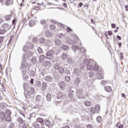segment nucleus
<instances>
[{
  "label": "nucleus",
  "instance_id": "obj_21",
  "mask_svg": "<svg viewBox=\"0 0 128 128\" xmlns=\"http://www.w3.org/2000/svg\"><path fill=\"white\" fill-rule=\"evenodd\" d=\"M104 90L108 92H112V87L110 86H106L104 87Z\"/></svg>",
  "mask_w": 128,
  "mask_h": 128
},
{
  "label": "nucleus",
  "instance_id": "obj_24",
  "mask_svg": "<svg viewBox=\"0 0 128 128\" xmlns=\"http://www.w3.org/2000/svg\"><path fill=\"white\" fill-rule=\"evenodd\" d=\"M58 72L60 74H62L64 72V68L60 66L58 68Z\"/></svg>",
  "mask_w": 128,
  "mask_h": 128
},
{
  "label": "nucleus",
  "instance_id": "obj_30",
  "mask_svg": "<svg viewBox=\"0 0 128 128\" xmlns=\"http://www.w3.org/2000/svg\"><path fill=\"white\" fill-rule=\"evenodd\" d=\"M60 67V63H57L54 65V68L56 70H58Z\"/></svg>",
  "mask_w": 128,
  "mask_h": 128
},
{
  "label": "nucleus",
  "instance_id": "obj_17",
  "mask_svg": "<svg viewBox=\"0 0 128 128\" xmlns=\"http://www.w3.org/2000/svg\"><path fill=\"white\" fill-rule=\"evenodd\" d=\"M44 60V55L40 56L38 60L39 64H42Z\"/></svg>",
  "mask_w": 128,
  "mask_h": 128
},
{
  "label": "nucleus",
  "instance_id": "obj_9",
  "mask_svg": "<svg viewBox=\"0 0 128 128\" xmlns=\"http://www.w3.org/2000/svg\"><path fill=\"white\" fill-rule=\"evenodd\" d=\"M42 65L45 66V68H50V66L52 64H50V61H45L43 62Z\"/></svg>",
  "mask_w": 128,
  "mask_h": 128
},
{
  "label": "nucleus",
  "instance_id": "obj_6",
  "mask_svg": "<svg viewBox=\"0 0 128 128\" xmlns=\"http://www.w3.org/2000/svg\"><path fill=\"white\" fill-rule=\"evenodd\" d=\"M44 80H46V82L52 83V82H54V78H52V76H46L44 78Z\"/></svg>",
  "mask_w": 128,
  "mask_h": 128
},
{
  "label": "nucleus",
  "instance_id": "obj_19",
  "mask_svg": "<svg viewBox=\"0 0 128 128\" xmlns=\"http://www.w3.org/2000/svg\"><path fill=\"white\" fill-rule=\"evenodd\" d=\"M0 118L1 120H4V118H6V113H4V112H1L0 113Z\"/></svg>",
  "mask_w": 128,
  "mask_h": 128
},
{
  "label": "nucleus",
  "instance_id": "obj_45",
  "mask_svg": "<svg viewBox=\"0 0 128 128\" xmlns=\"http://www.w3.org/2000/svg\"><path fill=\"white\" fill-rule=\"evenodd\" d=\"M76 84H80V78H77L75 80Z\"/></svg>",
  "mask_w": 128,
  "mask_h": 128
},
{
  "label": "nucleus",
  "instance_id": "obj_26",
  "mask_svg": "<svg viewBox=\"0 0 128 128\" xmlns=\"http://www.w3.org/2000/svg\"><path fill=\"white\" fill-rule=\"evenodd\" d=\"M38 122L40 123L42 125L44 124V120L42 118H39L36 119Z\"/></svg>",
  "mask_w": 128,
  "mask_h": 128
},
{
  "label": "nucleus",
  "instance_id": "obj_41",
  "mask_svg": "<svg viewBox=\"0 0 128 128\" xmlns=\"http://www.w3.org/2000/svg\"><path fill=\"white\" fill-rule=\"evenodd\" d=\"M28 88V84L24 83L23 84V88L24 90H26V89Z\"/></svg>",
  "mask_w": 128,
  "mask_h": 128
},
{
  "label": "nucleus",
  "instance_id": "obj_13",
  "mask_svg": "<svg viewBox=\"0 0 128 128\" xmlns=\"http://www.w3.org/2000/svg\"><path fill=\"white\" fill-rule=\"evenodd\" d=\"M40 96L38 95L36 96L35 98V102L37 104H39L40 103Z\"/></svg>",
  "mask_w": 128,
  "mask_h": 128
},
{
  "label": "nucleus",
  "instance_id": "obj_56",
  "mask_svg": "<svg viewBox=\"0 0 128 128\" xmlns=\"http://www.w3.org/2000/svg\"><path fill=\"white\" fill-rule=\"evenodd\" d=\"M34 128H40V126L39 125V124H36L34 126Z\"/></svg>",
  "mask_w": 128,
  "mask_h": 128
},
{
  "label": "nucleus",
  "instance_id": "obj_35",
  "mask_svg": "<svg viewBox=\"0 0 128 128\" xmlns=\"http://www.w3.org/2000/svg\"><path fill=\"white\" fill-rule=\"evenodd\" d=\"M30 92H31L32 94H34V88L32 86H30Z\"/></svg>",
  "mask_w": 128,
  "mask_h": 128
},
{
  "label": "nucleus",
  "instance_id": "obj_23",
  "mask_svg": "<svg viewBox=\"0 0 128 128\" xmlns=\"http://www.w3.org/2000/svg\"><path fill=\"white\" fill-rule=\"evenodd\" d=\"M52 32H50L48 31V30H46L45 32V36H47L48 38H50V36H52Z\"/></svg>",
  "mask_w": 128,
  "mask_h": 128
},
{
  "label": "nucleus",
  "instance_id": "obj_64",
  "mask_svg": "<svg viewBox=\"0 0 128 128\" xmlns=\"http://www.w3.org/2000/svg\"><path fill=\"white\" fill-rule=\"evenodd\" d=\"M33 42H38V38H36L32 40Z\"/></svg>",
  "mask_w": 128,
  "mask_h": 128
},
{
  "label": "nucleus",
  "instance_id": "obj_3",
  "mask_svg": "<svg viewBox=\"0 0 128 128\" xmlns=\"http://www.w3.org/2000/svg\"><path fill=\"white\" fill-rule=\"evenodd\" d=\"M84 64L86 65V68L88 70H92V66H94V62L92 61H89L86 59L84 60Z\"/></svg>",
  "mask_w": 128,
  "mask_h": 128
},
{
  "label": "nucleus",
  "instance_id": "obj_25",
  "mask_svg": "<svg viewBox=\"0 0 128 128\" xmlns=\"http://www.w3.org/2000/svg\"><path fill=\"white\" fill-rule=\"evenodd\" d=\"M46 98L48 102H50V100H52V95L50 94H47L46 96Z\"/></svg>",
  "mask_w": 128,
  "mask_h": 128
},
{
  "label": "nucleus",
  "instance_id": "obj_34",
  "mask_svg": "<svg viewBox=\"0 0 128 128\" xmlns=\"http://www.w3.org/2000/svg\"><path fill=\"white\" fill-rule=\"evenodd\" d=\"M26 54L28 58L32 56V51H28Z\"/></svg>",
  "mask_w": 128,
  "mask_h": 128
},
{
  "label": "nucleus",
  "instance_id": "obj_27",
  "mask_svg": "<svg viewBox=\"0 0 128 128\" xmlns=\"http://www.w3.org/2000/svg\"><path fill=\"white\" fill-rule=\"evenodd\" d=\"M4 18H6V20H12V15H5Z\"/></svg>",
  "mask_w": 128,
  "mask_h": 128
},
{
  "label": "nucleus",
  "instance_id": "obj_18",
  "mask_svg": "<svg viewBox=\"0 0 128 128\" xmlns=\"http://www.w3.org/2000/svg\"><path fill=\"white\" fill-rule=\"evenodd\" d=\"M100 105L96 104L95 106V110L97 114H98L100 112Z\"/></svg>",
  "mask_w": 128,
  "mask_h": 128
},
{
  "label": "nucleus",
  "instance_id": "obj_16",
  "mask_svg": "<svg viewBox=\"0 0 128 128\" xmlns=\"http://www.w3.org/2000/svg\"><path fill=\"white\" fill-rule=\"evenodd\" d=\"M46 88H48V84H46V82H43L42 84V86L41 88L42 90H46Z\"/></svg>",
  "mask_w": 128,
  "mask_h": 128
},
{
  "label": "nucleus",
  "instance_id": "obj_51",
  "mask_svg": "<svg viewBox=\"0 0 128 128\" xmlns=\"http://www.w3.org/2000/svg\"><path fill=\"white\" fill-rule=\"evenodd\" d=\"M88 76L90 78H92L94 76V74L92 72H90L88 74Z\"/></svg>",
  "mask_w": 128,
  "mask_h": 128
},
{
  "label": "nucleus",
  "instance_id": "obj_1",
  "mask_svg": "<svg viewBox=\"0 0 128 128\" xmlns=\"http://www.w3.org/2000/svg\"><path fill=\"white\" fill-rule=\"evenodd\" d=\"M20 68L21 72V74H22V76L24 80H27L28 79V76L27 75L26 72L27 70H28V64H26V61H24L22 63H21V65L20 67Z\"/></svg>",
  "mask_w": 128,
  "mask_h": 128
},
{
  "label": "nucleus",
  "instance_id": "obj_46",
  "mask_svg": "<svg viewBox=\"0 0 128 128\" xmlns=\"http://www.w3.org/2000/svg\"><path fill=\"white\" fill-rule=\"evenodd\" d=\"M90 110H91V112H92V114H94L95 112H96V108L94 107L91 108Z\"/></svg>",
  "mask_w": 128,
  "mask_h": 128
},
{
  "label": "nucleus",
  "instance_id": "obj_15",
  "mask_svg": "<svg viewBox=\"0 0 128 128\" xmlns=\"http://www.w3.org/2000/svg\"><path fill=\"white\" fill-rule=\"evenodd\" d=\"M24 94L26 98H32V96L30 95V92L28 91L25 90V92H24Z\"/></svg>",
  "mask_w": 128,
  "mask_h": 128
},
{
  "label": "nucleus",
  "instance_id": "obj_2",
  "mask_svg": "<svg viewBox=\"0 0 128 128\" xmlns=\"http://www.w3.org/2000/svg\"><path fill=\"white\" fill-rule=\"evenodd\" d=\"M66 41L68 44H72V50L74 52H76V50H78V46L74 45V44H76V42L71 40L70 38H66Z\"/></svg>",
  "mask_w": 128,
  "mask_h": 128
},
{
  "label": "nucleus",
  "instance_id": "obj_38",
  "mask_svg": "<svg viewBox=\"0 0 128 128\" xmlns=\"http://www.w3.org/2000/svg\"><path fill=\"white\" fill-rule=\"evenodd\" d=\"M29 26H34V20H31L30 21Z\"/></svg>",
  "mask_w": 128,
  "mask_h": 128
},
{
  "label": "nucleus",
  "instance_id": "obj_49",
  "mask_svg": "<svg viewBox=\"0 0 128 128\" xmlns=\"http://www.w3.org/2000/svg\"><path fill=\"white\" fill-rule=\"evenodd\" d=\"M44 40H45L44 38H40L39 39V42H40V44H43Z\"/></svg>",
  "mask_w": 128,
  "mask_h": 128
},
{
  "label": "nucleus",
  "instance_id": "obj_11",
  "mask_svg": "<svg viewBox=\"0 0 128 128\" xmlns=\"http://www.w3.org/2000/svg\"><path fill=\"white\" fill-rule=\"evenodd\" d=\"M66 98V96L62 93V92H60L57 94V98L58 100H60V98Z\"/></svg>",
  "mask_w": 128,
  "mask_h": 128
},
{
  "label": "nucleus",
  "instance_id": "obj_39",
  "mask_svg": "<svg viewBox=\"0 0 128 128\" xmlns=\"http://www.w3.org/2000/svg\"><path fill=\"white\" fill-rule=\"evenodd\" d=\"M64 79L66 82H68L70 80V76H65Z\"/></svg>",
  "mask_w": 128,
  "mask_h": 128
},
{
  "label": "nucleus",
  "instance_id": "obj_22",
  "mask_svg": "<svg viewBox=\"0 0 128 128\" xmlns=\"http://www.w3.org/2000/svg\"><path fill=\"white\" fill-rule=\"evenodd\" d=\"M27 48H34V45L32 44V42H28L26 46Z\"/></svg>",
  "mask_w": 128,
  "mask_h": 128
},
{
  "label": "nucleus",
  "instance_id": "obj_50",
  "mask_svg": "<svg viewBox=\"0 0 128 128\" xmlns=\"http://www.w3.org/2000/svg\"><path fill=\"white\" fill-rule=\"evenodd\" d=\"M118 124H119L118 123V124H116V127L118 128H124V125L120 124V125L118 126Z\"/></svg>",
  "mask_w": 128,
  "mask_h": 128
},
{
  "label": "nucleus",
  "instance_id": "obj_63",
  "mask_svg": "<svg viewBox=\"0 0 128 128\" xmlns=\"http://www.w3.org/2000/svg\"><path fill=\"white\" fill-rule=\"evenodd\" d=\"M111 26L112 28H116V24L112 23V24H111Z\"/></svg>",
  "mask_w": 128,
  "mask_h": 128
},
{
  "label": "nucleus",
  "instance_id": "obj_42",
  "mask_svg": "<svg viewBox=\"0 0 128 128\" xmlns=\"http://www.w3.org/2000/svg\"><path fill=\"white\" fill-rule=\"evenodd\" d=\"M37 52L40 54H42V50L41 48L38 47L37 49Z\"/></svg>",
  "mask_w": 128,
  "mask_h": 128
},
{
  "label": "nucleus",
  "instance_id": "obj_5",
  "mask_svg": "<svg viewBox=\"0 0 128 128\" xmlns=\"http://www.w3.org/2000/svg\"><path fill=\"white\" fill-rule=\"evenodd\" d=\"M52 54H54V50H50L46 53V58L47 60H52Z\"/></svg>",
  "mask_w": 128,
  "mask_h": 128
},
{
  "label": "nucleus",
  "instance_id": "obj_4",
  "mask_svg": "<svg viewBox=\"0 0 128 128\" xmlns=\"http://www.w3.org/2000/svg\"><path fill=\"white\" fill-rule=\"evenodd\" d=\"M93 70L95 72H98L97 74H96V76L98 77V80H102L104 78V76L101 73H98V65L95 64L94 66L92 67Z\"/></svg>",
  "mask_w": 128,
  "mask_h": 128
},
{
  "label": "nucleus",
  "instance_id": "obj_57",
  "mask_svg": "<svg viewBox=\"0 0 128 128\" xmlns=\"http://www.w3.org/2000/svg\"><path fill=\"white\" fill-rule=\"evenodd\" d=\"M4 36H0V44H2V42H4Z\"/></svg>",
  "mask_w": 128,
  "mask_h": 128
},
{
  "label": "nucleus",
  "instance_id": "obj_44",
  "mask_svg": "<svg viewBox=\"0 0 128 128\" xmlns=\"http://www.w3.org/2000/svg\"><path fill=\"white\" fill-rule=\"evenodd\" d=\"M8 128H16V126H14V123H10Z\"/></svg>",
  "mask_w": 128,
  "mask_h": 128
},
{
  "label": "nucleus",
  "instance_id": "obj_32",
  "mask_svg": "<svg viewBox=\"0 0 128 128\" xmlns=\"http://www.w3.org/2000/svg\"><path fill=\"white\" fill-rule=\"evenodd\" d=\"M17 120L18 122H20V124H24V120H22V118L21 117L18 118Z\"/></svg>",
  "mask_w": 128,
  "mask_h": 128
},
{
  "label": "nucleus",
  "instance_id": "obj_58",
  "mask_svg": "<svg viewBox=\"0 0 128 128\" xmlns=\"http://www.w3.org/2000/svg\"><path fill=\"white\" fill-rule=\"evenodd\" d=\"M84 66L83 64H80V70L83 72H84Z\"/></svg>",
  "mask_w": 128,
  "mask_h": 128
},
{
  "label": "nucleus",
  "instance_id": "obj_40",
  "mask_svg": "<svg viewBox=\"0 0 128 128\" xmlns=\"http://www.w3.org/2000/svg\"><path fill=\"white\" fill-rule=\"evenodd\" d=\"M36 84L38 88H40V86H42V82L40 81H36Z\"/></svg>",
  "mask_w": 128,
  "mask_h": 128
},
{
  "label": "nucleus",
  "instance_id": "obj_62",
  "mask_svg": "<svg viewBox=\"0 0 128 128\" xmlns=\"http://www.w3.org/2000/svg\"><path fill=\"white\" fill-rule=\"evenodd\" d=\"M66 30L68 32H72V28H70L67 27Z\"/></svg>",
  "mask_w": 128,
  "mask_h": 128
},
{
  "label": "nucleus",
  "instance_id": "obj_47",
  "mask_svg": "<svg viewBox=\"0 0 128 128\" xmlns=\"http://www.w3.org/2000/svg\"><path fill=\"white\" fill-rule=\"evenodd\" d=\"M96 120L98 122H102V117L100 116H98L96 118Z\"/></svg>",
  "mask_w": 128,
  "mask_h": 128
},
{
  "label": "nucleus",
  "instance_id": "obj_29",
  "mask_svg": "<svg viewBox=\"0 0 128 128\" xmlns=\"http://www.w3.org/2000/svg\"><path fill=\"white\" fill-rule=\"evenodd\" d=\"M54 42L57 46H60V44H62V42H60V40L59 39L55 40Z\"/></svg>",
  "mask_w": 128,
  "mask_h": 128
},
{
  "label": "nucleus",
  "instance_id": "obj_54",
  "mask_svg": "<svg viewBox=\"0 0 128 128\" xmlns=\"http://www.w3.org/2000/svg\"><path fill=\"white\" fill-rule=\"evenodd\" d=\"M50 30H54L56 29V26H54V25H50Z\"/></svg>",
  "mask_w": 128,
  "mask_h": 128
},
{
  "label": "nucleus",
  "instance_id": "obj_8",
  "mask_svg": "<svg viewBox=\"0 0 128 128\" xmlns=\"http://www.w3.org/2000/svg\"><path fill=\"white\" fill-rule=\"evenodd\" d=\"M74 72L76 74V76H80V74H82L84 72L82 71V70H81L78 68H76L74 70Z\"/></svg>",
  "mask_w": 128,
  "mask_h": 128
},
{
  "label": "nucleus",
  "instance_id": "obj_59",
  "mask_svg": "<svg viewBox=\"0 0 128 128\" xmlns=\"http://www.w3.org/2000/svg\"><path fill=\"white\" fill-rule=\"evenodd\" d=\"M41 24H46V20H40Z\"/></svg>",
  "mask_w": 128,
  "mask_h": 128
},
{
  "label": "nucleus",
  "instance_id": "obj_48",
  "mask_svg": "<svg viewBox=\"0 0 128 128\" xmlns=\"http://www.w3.org/2000/svg\"><path fill=\"white\" fill-rule=\"evenodd\" d=\"M45 124L46 126H50V122L48 121V120H46L45 122Z\"/></svg>",
  "mask_w": 128,
  "mask_h": 128
},
{
  "label": "nucleus",
  "instance_id": "obj_61",
  "mask_svg": "<svg viewBox=\"0 0 128 128\" xmlns=\"http://www.w3.org/2000/svg\"><path fill=\"white\" fill-rule=\"evenodd\" d=\"M59 38H64V35L61 33Z\"/></svg>",
  "mask_w": 128,
  "mask_h": 128
},
{
  "label": "nucleus",
  "instance_id": "obj_43",
  "mask_svg": "<svg viewBox=\"0 0 128 128\" xmlns=\"http://www.w3.org/2000/svg\"><path fill=\"white\" fill-rule=\"evenodd\" d=\"M80 52L81 54H84L86 52V49L84 47H82L80 48Z\"/></svg>",
  "mask_w": 128,
  "mask_h": 128
},
{
  "label": "nucleus",
  "instance_id": "obj_7",
  "mask_svg": "<svg viewBox=\"0 0 128 128\" xmlns=\"http://www.w3.org/2000/svg\"><path fill=\"white\" fill-rule=\"evenodd\" d=\"M2 28L5 30L6 31L8 30L10 28V24H8L5 23L2 24Z\"/></svg>",
  "mask_w": 128,
  "mask_h": 128
},
{
  "label": "nucleus",
  "instance_id": "obj_52",
  "mask_svg": "<svg viewBox=\"0 0 128 128\" xmlns=\"http://www.w3.org/2000/svg\"><path fill=\"white\" fill-rule=\"evenodd\" d=\"M62 58L63 60H66V54L64 53L62 54Z\"/></svg>",
  "mask_w": 128,
  "mask_h": 128
},
{
  "label": "nucleus",
  "instance_id": "obj_37",
  "mask_svg": "<svg viewBox=\"0 0 128 128\" xmlns=\"http://www.w3.org/2000/svg\"><path fill=\"white\" fill-rule=\"evenodd\" d=\"M6 30H4V28H0V34H6Z\"/></svg>",
  "mask_w": 128,
  "mask_h": 128
},
{
  "label": "nucleus",
  "instance_id": "obj_36",
  "mask_svg": "<svg viewBox=\"0 0 128 128\" xmlns=\"http://www.w3.org/2000/svg\"><path fill=\"white\" fill-rule=\"evenodd\" d=\"M13 40H14V36L12 35L10 37V38L9 41L8 42V44H11Z\"/></svg>",
  "mask_w": 128,
  "mask_h": 128
},
{
  "label": "nucleus",
  "instance_id": "obj_12",
  "mask_svg": "<svg viewBox=\"0 0 128 128\" xmlns=\"http://www.w3.org/2000/svg\"><path fill=\"white\" fill-rule=\"evenodd\" d=\"M59 86L62 90H64V88H66V83L62 81L59 84Z\"/></svg>",
  "mask_w": 128,
  "mask_h": 128
},
{
  "label": "nucleus",
  "instance_id": "obj_14",
  "mask_svg": "<svg viewBox=\"0 0 128 128\" xmlns=\"http://www.w3.org/2000/svg\"><path fill=\"white\" fill-rule=\"evenodd\" d=\"M60 48L62 50H70V47L66 44H62L60 46Z\"/></svg>",
  "mask_w": 128,
  "mask_h": 128
},
{
  "label": "nucleus",
  "instance_id": "obj_28",
  "mask_svg": "<svg viewBox=\"0 0 128 128\" xmlns=\"http://www.w3.org/2000/svg\"><path fill=\"white\" fill-rule=\"evenodd\" d=\"M84 104L86 106H92V103L90 101H85L84 102Z\"/></svg>",
  "mask_w": 128,
  "mask_h": 128
},
{
  "label": "nucleus",
  "instance_id": "obj_10",
  "mask_svg": "<svg viewBox=\"0 0 128 128\" xmlns=\"http://www.w3.org/2000/svg\"><path fill=\"white\" fill-rule=\"evenodd\" d=\"M22 60L21 64H22L23 62H26V64H28V62H26V60L27 58H28V54H23L22 56Z\"/></svg>",
  "mask_w": 128,
  "mask_h": 128
},
{
  "label": "nucleus",
  "instance_id": "obj_20",
  "mask_svg": "<svg viewBox=\"0 0 128 128\" xmlns=\"http://www.w3.org/2000/svg\"><path fill=\"white\" fill-rule=\"evenodd\" d=\"M4 120L5 122H8L12 120V118H10V116H5Z\"/></svg>",
  "mask_w": 128,
  "mask_h": 128
},
{
  "label": "nucleus",
  "instance_id": "obj_31",
  "mask_svg": "<svg viewBox=\"0 0 128 128\" xmlns=\"http://www.w3.org/2000/svg\"><path fill=\"white\" fill-rule=\"evenodd\" d=\"M31 62L33 64H36V58L34 57L32 58L31 60Z\"/></svg>",
  "mask_w": 128,
  "mask_h": 128
},
{
  "label": "nucleus",
  "instance_id": "obj_60",
  "mask_svg": "<svg viewBox=\"0 0 128 128\" xmlns=\"http://www.w3.org/2000/svg\"><path fill=\"white\" fill-rule=\"evenodd\" d=\"M10 0H6V4L7 6H10Z\"/></svg>",
  "mask_w": 128,
  "mask_h": 128
},
{
  "label": "nucleus",
  "instance_id": "obj_53",
  "mask_svg": "<svg viewBox=\"0 0 128 128\" xmlns=\"http://www.w3.org/2000/svg\"><path fill=\"white\" fill-rule=\"evenodd\" d=\"M30 76H32V78H34V72L31 71L30 72Z\"/></svg>",
  "mask_w": 128,
  "mask_h": 128
},
{
  "label": "nucleus",
  "instance_id": "obj_55",
  "mask_svg": "<svg viewBox=\"0 0 128 128\" xmlns=\"http://www.w3.org/2000/svg\"><path fill=\"white\" fill-rule=\"evenodd\" d=\"M26 48H28L26 47V46L24 45L23 48H22V50L23 52H26Z\"/></svg>",
  "mask_w": 128,
  "mask_h": 128
},
{
  "label": "nucleus",
  "instance_id": "obj_33",
  "mask_svg": "<svg viewBox=\"0 0 128 128\" xmlns=\"http://www.w3.org/2000/svg\"><path fill=\"white\" fill-rule=\"evenodd\" d=\"M6 114H7V116H10V114H12V111L10 110H6Z\"/></svg>",
  "mask_w": 128,
  "mask_h": 128
}]
</instances>
